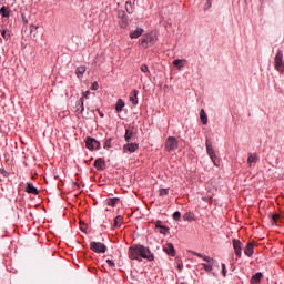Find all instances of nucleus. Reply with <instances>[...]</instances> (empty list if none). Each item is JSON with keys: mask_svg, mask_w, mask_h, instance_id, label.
I'll return each instance as SVG.
<instances>
[{"mask_svg": "<svg viewBox=\"0 0 284 284\" xmlns=\"http://www.w3.org/2000/svg\"><path fill=\"white\" fill-rule=\"evenodd\" d=\"M129 258L131 261H143L145 258L146 261H154V253L150 251V247H145L142 244H133L129 247Z\"/></svg>", "mask_w": 284, "mask_h": 284, "instance_id": "1", "label": "nucleus"}, {"mask_svg": "<svg viewBox=\"0 0 284 284\" xmlns=\"http://www.w3.org/2000/svg\"><path fill=\"white\" fill-rule=\"evenodd\" d=\"M154 43H156V34H154V32H149L139 40V45H141V48L144 50L152 48Z\"/></svg>", "mask_w": 284, "mask_h": 284, "instance_id": "2", "label": "nucleus"}, {"mask_svg": "<svg viewBox=\"0 0 284 284\" xmlns=\"http://www.w3.org/2000/svg\"><path fill=\"white\" fill-rule=\"evenodd\" d=\"M205 145H206V154L210 156L212 163L216 168H219L221 165V160L219 159V156H216V152L214 151V146H212V141L206 139Z\"/></svg>", "mask_w": 284, "mask_h": 284, "instance_id": "3", "label": "nucleus"}, {"mask_svg": "<svg viewBox=\"0 0 284 284\" xmlns=\"http://www.w3.org/2000/svg\"><path fill=\"white\" fill-rule=\"evenodd\" d=\"M274 68L280 74H284L283 51L278 50L274 58Z\"/></svg>", "mask_w": 284, "mask_h": 284, "instance_id": "4", "label": "nucleus"}, {"mask_svg": "<svg viewBox=\"0 0 284 284\" xmlns=\"http://www.w3.org/2000/svg\"><path fill=\"white\" fill-rule=\"evenodd\" d=\"M90 250L97 254H105V252H108V246L101 242H91Z\"/></svg>", "mask_w": 284, "mask_h": 284, "instance_id": "5", "label": "nucleus"}, {"mask_svg": "<svg viewBox=\"0 0 284 284\" xmlns=\"http://www.w3.org/2000/svg\"><path fill=\"white\" fill-rule=\"evenodd\" d=\"M118 19H119L118 23L120 28H128V26H130V22L128 21V13H125V11L119 10Z\"/></svg>", "mask_w": 284, "mask_h": 284, "instance_id": "6", "label": "nucleus"}, {"mask_svg": "<svg viewBox=\"0 0 284 284\" xmlns=\"http://www.w3.org/2000/svg\"><path fill=\"white\" fill-rule=\"evenodd\" d=\"M179 148V141H176V138L174 136H169L166 139V144H165V150L166 152H174Z\"/></svg>", "mask_w": 284, "mask_h": 284, "instance_id": "7", "label": "nucleus"}, {"mask_svg": "<svg viewBox=\"0 0 284 284\" xmlns=\"http://www.w3.org/2000/svg\"><path fill=\"white\" fill-rule=\"evenodd\" d=\"M85 146L88 150H100L101 148V142L97 141V139L88 136L85 140Z\"/></svg>", "mask_w": 284, "mask_h": 284, "instance_id": "8", "label": "nucleus"}, {"mask_svg": "<svg viewBox=\"0 0 284 284\" xmlns=\"http://www.w3.org/2000/svg\"><path fill=\"white\" fill-rule=\"evenodd\" d=\"M233 247H234L235 256L241 258V256H242V243H241V240L234 239L233 240Z\"/></svg>", "mask_w": 284, "mask_h": 284, "instance_id": "9", "label": "nucleus"}, {"mask_svg": "<svg viewBox=\"0 0 284 284\" xmlns=\"http://www.w3.org/2000/svg\"><path fill=\"white\" fill-rule=\"evenodd\" d=\"M163 252H165L168 256H176V250L174 248V244L172 243H166L163 247Z\"/></svg>", "mask_w": 284, "mask_h": 284, "instance_id": "10", "label": "nucleus"}, {"mask_svg": "<svg viewBox=\"0 0 284 284\" xmlns=\"http://www.w3.org/2000/svg\"><path fill=\"white\" fill-rule=\"evenodd\" d=\"M124 152H131L134 153L136 150H139V144L138 143H128L123 145Z\"/></svg>", "mask_w": 284, "mask_h": 284, "instance_id": "11", "label": "nucleus"}, {"mask_svg": "<svg viewBox=\"0 0 284 284\" xmlns=\"http://www.w3.org/2000/svg\"><path fill=\"white\" fill-rule=\"evenodd\" d=\"M244 254L245 256H248V258H252V256L254 255V243L250 242L246 244L244 248Z\"/></svg>", "mask_w": 284, "mask_h": 284, "instance_id": "12", "label": "nucleus"}, {"mask_svg": "<svg viewBox=\"0 0 284 284\" xmlns=\"http://www.w3.org/2000/svg\"><path fill=\"white\" fill-rule=\"evenodd\" d=\"M75 112L78 114H83V110H85V106H84V100L83 98H80L77 102H75Z\"/></svg>", "mask_w": 284, "mask_h": 284, "instance_id": "13", "label": "nucleus"}, {"mask_svg": "<svg viewBox=\"0 0 284 284\" xmlns=\"http://www.w3.org/2000/svg\"><path fill=\"white\" fill-rule=\"evenodd\" d=\"M130 101L132 103V105H139V90H133L130 93Z\"/></svg>", "mask_w": 284, "mask_h": 284, "instance_id": "14", "label": "nucleus"}, {"mask_svg": "<svg viewBox=\"0 0 284 284\" xmlns=\"http://www.w3.org/2000/svg\"><path fill=\"white\" fill-rule=\"evenodd\" d=\"M94 168H97V170H105V159L98 158L94 161Z\"/></svg>", "mask_w": 284, "mask_h": 284, "instance_id": "15", "label": "nucleus"}, {"mask_svg": "<svg viewBox=\"0 0 284 284\" xmlns=\"http://www.w3.org/2000/svg\"><path fill=\"white\" fill-rule=\"evenodd\" d=\"M155 227L156 230H160V234H168V232H170V227L162 225L161 221H156L155 222Z\"/></svg>", "mask_w": 284, "mask_h": 284, "instance_id": "16", "label": "nucleus"}, {"mask_svg": "<svg viewBox=\"0 0 284 284\" xmlns=\"http://www.w3.org/2000/svg\"><path fill=\"white\" fill-rule=\"evenodd\" d=\"M192 254L194 256H197L199 258H203V261H205L206 263H214V257L203 255V253H199V252H192Z\"/></svg>", "mask_w": 284, "mask_h": 284, "instance_id": "17", "label": "nucleus"}, {"mask_svg": "<svg viewBox=\"0 0 284 284\" xmlns=\"http://www.w3.org/2000/svg\"><path fill=\"white\" fill-rule=\"evenodd\" d=\"M26 192L27 194H39V190L32 183H27Z\"/></svg>", "mask_w": 284, "mask_h": 284, "instance_id": "18", "label": "nucleus"}, {"mask_svg": "<svg viewBox=\"0 0 284 284\" xmlns=\"http://www.w3.org/2000/svg\"><path fill=\"white\" fill-rule=\"evenodd\" d=\"M125 108V102L123 101V99H119L115 103V111L118 113L123 112V109Z\"/></svg>", "mask_w": 284, "mask_h": 284, "instance_id": "19", "label": "nucleus"}, {"mask_svg": "<svg viewBox=\"0 0 284 284\" xmlns=\"http://www.w3.org/2000/svg\"><path fill=\"white\" fill-rule=\"evenodd\" d=\"M125 11L128 12V14H134V2L128 0L125 2Z\"/></svg>", "mask_w": 284, "mask_h": 284, "instance_id": "20", "label": "nucleus"}, {"mask_svg": "<svg viewBox=\"0 0 284 284\" xmlns=\"http://www.w3.org/2000/svg\"><path fill=\"white\" fill-rule=\"evenodd\" d=\"M0 14L3 19H10V8L3 6L0 8Z\"/></svg>", "mask_w": 284, "mask_h": 284, "instance_id": "21", "label": "nucleus"}, {"mask_svg": "<svg viewBox=\"0 0 284 284\" xmlns=\"http://www.w3.org/2000/svg\"><path fill=\"white\" fill-rule=\"evenodd\" d=\"M143 32H144L143 28H138L136 30L130 33V39H139V37L143 34Z\"/></svg>", "mask_w": 284, "mask_h": 284, "instance_id": "22", "label": "nucleus"}, {"mask_svg": "<svg viewBox=\"0 0 284 284\" xmlns=\"http://www.w3.org/2000/svg\"><path fill=\"white\" fill-rule=\"evenodd\" d=\"M261 278H263V273L258 272V273L254 274L251 277V284H258V283H261Z\"/></svg>", "mask_w": 284, "mask_h": 284, "instance_id": "23", "label": "nucleus"}, {"mask_svg": "<svg viewBox=\"0 0 284 284\" xmlns=\"http://www.w3.org/2000/svg\"><path fill=\"white\" fill-rule=\"evenodd\" d=\"M200 119L203 125H207V113H205L204 109H201L200 111Z\"/></svg>", "mask_w": 284, "mask_h": 284, "instance_id": "24", "label": "nucleus"}, {"mask_svg": "<svg viewBox=\"0 0 284 284\" xmlns=\"http://www.w3.org/2000/svg\"><path fill=\"white\" fill-rule=\"evenodd\" d=\"M132 136H134V129H126L124 135L126 143H130V139H132Z\"/></svg>", "mask_w": 284, "mask_h": 284, "instance_id": "25", "label": "nucleus"}, {"mask_svg": "<svg viewBox=\"0 0 284 284\" xmlns=\"http://www.w3.org/2000/svg\"><path fill=\"white\" fill-rule=\"evenodd\" d=\"M85 65H81V67H78L77 70H75V74L78 77V79H81V77H83V74H85Z\"/></svg>", "mask_w": 284, "mask_h": 284, "instance_id": "26", "label": "nucleus"}, {"mask_svg": "<svg viewBox=\"0 0 284 284\" xmlns=\"http://www.w3.org/2000/svg\"><path fill=\"white\" fill-rule=\"evenodd\" d=\"M183 219H184V221H189V222L196 221V219L194 217V213H192V212L185 213L183 215Z\"/></svg>", "mask_w": 284, "mask_h": 284, "instance_id": "27", "label": "nucleus"}, {"mask_svg": "<svg viewBox=\"0 0 284 284\" xmlns=\"http://www.w3.org/2000/svg\"><path fill=\"white\" fill-rule=\"evenodd\" d=\"M116 203H119V197L106 200V204L110 205V207H116Z\"/></svg>", "mask_w": 284, "mask_h": 284, "instance_id": "28", "label": "nucleus"}, {"mask_svg": "<svg viewBox=\"0 0 284 284\" xmlns=\"http://www.w3.org/2000/svg\"><path fill=\"white\" fill-rule=\"evenodd\" d=\"M258 161V156H256V154H250L248 159H247V163L248 165H252V163H256Z\"/></svg>", "mask_w": 284, "mask_h": 284, "instance_id": "29", "label": "nucleus"}, {"mask_svg": "<svg viewBox=\"0 0 284 284\" xmlns=\"http://www.w3.org/2000/svg\"><path fill=\"white\" fill-rule=\"evenodd\" d=\"M121 223H123V216L118 215V216L114 219L113 227H121Z\"/></svg>", "mask_w": 284, "mask_h": 284, "instance_id": "30", "label": "nucleus"}, {"mask_svg": "<svg viewBox=\"0 0 284 284\" xmlns=\"http://www.w3.org/2000/svg\"><path fill=\"white\" fill-rule=\"evenodd\" d=\"M0 34L3 37L6 41L10 39V32L6 31V29H0Z\"/></svg>", "mask_w": 284, "mask_h": 284, "instance_id": "31", "label": "nucleus"}, {"mask_svg": "<svg viewBox=\"0 0 284 284\" xmlns=\"http://www.w3.org/2000/svg\"><path fill=\"white\" fill-rule=\"evenodd\" d=\"M141 72H143L146 77H150V68L146 64H142L140 68Z\"/></svg>", "mask_w": 284, "mask_h": 284, "instance_id": "32", "label": "nucleus"}, {"mask_svg": "<svg viewBox=\"0 0 284 284\" xmlns=\"http://www.w3.org/2000/svg\"><path fill=\"white\" fill-rule=\"evenodd\" d=\"M110 148H112V138L104 141V150H110Z\"/></svg>", "mask_w": 284, "mask_h": 284, "instance_id": "33", "label": "nucleus"}, {"mask_svg": "<svg viewBox=\"0 0 284 284\" xmlns=\"http://www.w3.org/2000/svg\"><path fill=\"white\" fill-rule=\"evenodd\" d=\"M170 194V189H160L159 196H168Z\"/></svg>", "mask_w": 284, "mask_h": 284, "instance_id": "34", "label": "nucleus"}, {"mask_svg": "<svg viewBox=\"0 0 284 284\" xmlns=\"http://www.w3.org/2000/svg\"><path fill=\"white\" fill-rule=\"evenodd\" d=\"M173 221H181V212L175 211L172 216Z\"/></svg>", "mask_w": 284, "mask_h": 284, "instance_id": "35", "label": "nucleus"}, {"mask_svg": "<svg viewBox=\"0 0 284 284\" xmlns=\"http://www.w3.org/2000/svg\"><path fill=\"white\" fill-rule=\"evenodd\" d=\"M280 219H281V215L278 213H275L272 215L271 222L276 223V222H278Z\"/></svg>", "mask_w": 284, "mask_h": 284, "instance_id": "36", "label": "nucleus"}, {"mask_svg": "<svg viewBox=\"0 0 284 284\" xmlns=\"http://www.w3.org/2000/svg\"><path fill=\"white\" fill-rule=\"evenodd\" d=\"M202 266L204 267L205 272H212L213 270L212 264L202 263Z\"/></svg>", "mask_w": 284, "mask_h": 284, "instance_id": "37", "label": "nucleus"}, {"mask_svg": "<svg viewBox=\"0 0 284 284\" xmlns=\"http://www.w3.org/2000/svg\"><path fill=\"white\" fill-rule=\"evenodd\" d=\"M0 174H2L4 179H8V176H10V173L6 171V169H0Z\"/></svg>", "mask_w": 284, "mask_h": 284, "instance_id": "38", "label": "nucleus"}, {"mask_svg": "<svg viewBox=\"0 0 284 284\" xmlns=\"http://www.w3.org/2000/svg\"><path fill=\"white\" fill-rule=\"evenodd\" d=\"M222 275L227 276V268L225 267V263H222Z\"/></svg>", "mask_w": 284, "mask_h": 284, "instance_id": "39", "label": "nucleus"}, {"mask_svg": "<svg viewBox=\"0 0 284 284\" xmlns=\"http://www.w3.org/2000/svg\"><path fill=\"white\" fill-rule=\"evenodd\" d=\"M181 63H183V60H181V59H176L173 61V65H175V67L181 65Z\"/></svg>", "mask_w": 284, "mask_h": 284, "instance_id": "40", "label": "nucleus"}, {"mask_svg": "<svg viewBox=\"0 0 284 284\" xmlns=\"http://www.w3.org/2000/svg\"><path fill=\"white\" fill-rule=\"evenodd\" d=\"M91 90H99V82H93L92 85H91Z\"/></svg>", "mask_w": 284, "mask_h": 284, "instance_id": "41", "label": "nucleus"}, {"mask_svg": "<svg viewBox=\"0 0 284 284\" xmlns=\"http://www.w3.org/2000/svg\"><path fill=\"white\" fill-rule=\"evenodd\" d=\"M89 97H90V91H84L82 93L83 101H85V99H89Z\"/></svg>", "mask_w": 284, "mask_h": 284, "instance_id": "42", "label": "nucleus"}, {"mask_svg": "<svg viewBox=\"0 0 284 284\" xmlns=\"http://www.w3.org/2000/svg\"><path fill=\"white\" fill-rule=\"evenodd\" d=\"M106 263H108L109 267H115L114 261L106 260Z\"/></svg>", "mask_w": 284, "mask_h": 284, "instance_id": "43", "label": "nucleus"}, {"mask_svg": "<svg viewBox=\"0 0 284 284\" xmlns=\"http://www.w3.org/2000/svg\"><path fill=\"white\" fill-rule=\"evenodd\" d=\"M34 30H39V26L31 24L30 26V31L34 32Z\"/></svg>", "mask_w": 284, "mask_h": 284, "instance_id": "44", "label": "nucleus"}, {"mask_svg": "<svg viewBox=\"0 0 284 284\" xmlns=\"http://www.w3.org/2000/svg\"><path fill=\"white\" fill-rule=\"evenodd\" d=\"M98 111V114H99V116H101V119H103L105 115L103 114V112H101V110H97Z\"/></svg>", "mask_w": 284, "mask_h": 284, "instance_id": "45", "label": "nucleus"}, {"mask_svg": "<svg viewBox=\"0 0 284 284\" xmlns=\"http://www.w3.org/2000/svg\"><path fill=\"white\" fill-rule=\"evenodd\" d=\"M209 8H212V4L206 2V6H205L204 10H209Z\"/></svg>", "mask_w": 284, "mask_h": 284, "instance_id": "46", "label": "nucleus"}, {"mask_svg": "<svg viewBox=\"0 0 284 284\" xmlns=\"http://www.w3.org/2000/svg\"><path fill=\"white\" fill-rule=\"evenodd\" d=\"M73 185H75L78 189L81 187L78 182H74Z\"/></svg>", "mask_w": 284, "mask_h": 284, "instance_id": "47", "label": "nucleus"}, {"mask_svg": "<svg viewBox=\"0 0 284 284\" xmlns=\"http://www.w3.org/2000/svg\"><path fill=\"white\" fill-rule=\"evenodd\" d=\"M206 3H210V6H212V0H206Z\"/></svg>", "mask_w": 284, "mask_h": 284, "instance_id": "48", "label": "nucleus"}, {"mask_svg": "<svg viewBox=\"0 0 284 284\" xmlns=\"http://www.w3.org/2000/svg\"><path fill=\"white\" fill-rule=\"evenodd\" d=\"M202 200H203V201H207V199H206V197H202Z\"/></svg>", "mask_w": 284, "mask_h": 284, "instance_id": "49", "label": "nucleus"}, {"mask_svg": "<svg viewBox=\"0 0 284 284\" xmlns=\"http://www.w3.org/2000/svg\"><path fill=\"white\" fill-rule=\"evenodd\" d=\"M83 230H84L83 226H81V231H82V232H83Z\"/></svg>", "mask_w": 284, "mask_h": 284, "instance_id": "50", "label": "nucleus"}, {"mask_svg": "<svg viewBox=\"0 0 284 284\" xmlns=\"http://www.w3.org/2000/svg\"><path fill=\"white\" fill-rule=\"evenodd\" d=\"M182 265H179V270H181Z\"/></svg>", "mask_w": 284, "mask_h": 284, "instance_id": "51", "label": "nucleus"}]
</instances>
